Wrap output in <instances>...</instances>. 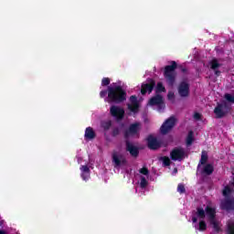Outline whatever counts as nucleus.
<instances>
[{
    "label": "nucleus",
    "instance_id": "nucleus-1",
    "mask_svg": "<svg viewBox=\"0 0 234 234\" xmlns=\"http://www.w3.org/2000/svg\"><path fill=\"white\" fill-rule=\"evenodd\" d=\"M217 211L215 207L210 205L198 207L195 215L192 217V221L195 223L198 220V218H207L210 224L213 226L215 231H220V222L215 219V215Z\"/></svg>",
    "mask_w": 234,
    "mask_h": 234
},
{
    "label": "nucleus",
    "instance_id": "nucleus-2",
    "mask_svg": "<svg viewBox=\"0 0 234 234\" xmlns=\"http://www.w3.org/2000/svg\"><path fill=\"white\" fill-rule=\"evenodd\" d=\"M233 190L234 181L229 186H225L223 190V197H225V199L221 201V209H226L227 211H231V209H234V198L231 197Z\"/></svg>",
    "mask_w": 234,
    "mask_h": 234
},
{
    "label": "nucleus",
    "instance_id": "nucleus-3",
    "mask_svg": "<svg viewBox=\"0 0 234 234\" xmlns=\"http://www.w3.org/2000/svg\"><path fill=\"white\" fill-rule=\"evenodd\" d=\"M125 91L120 86L109 87L108 88V102L120 103L125 101Z\"/></svg>",
    "mask_w": 234,
    "mask_h": 234
},
{
    "label": "nucleus",
    "instance_id": "nucleus-4",
    "mask_svg": "<svg viewBox=\"0 0 234 234\" xmlns=\"http://www.w3.org/2000/svg\"><path fill=\"white\" fill-rule=\"evenodd\" d=\"M175 69H176V62H172V65L165 68V78L169 85L175 83Z\"/></svg>",
    "mask_w": 234,
    "mask_h": 234
},
{
    "label": "nucleus",
    "instance_id": "nucleus-5",
    "mask_svg": "<svg viewBox=\"0 0 234 234\" xmlns=\"http://www.w3.org/2000/svg\"><path fill=\"white\" fill-rule=\"evenodd\" d=\"M112 162L115 167H122V165H125L127 164V160L125 159V155L120 152H115L112 154Z\"/></svg>",
    "mask_w": 234,
    "mask_h": 234
},
{
    "label": "nucleus",
    "instance_id": "nucleus-6",
    "mask_svg": "<svg viewBox=\"0 0 234 234\" xmlns=\"http://www.w3.org/2000/svg\"><path fill=\"white\" fill-rule=\"evenodd\" d=\"M229 110V106L226 101H223L220 104H218V106L214 110V113L216 114L217 118H222L223 116H226V113Z\"/></svg>",
    "mask_w": 234,
    "mask_h": 234
},
{
    "label": "nucleus",
    "instance_id": "nucleus-7",
    "mask_svg": "<svg viewBox=\"0 0 234 234\" xmlns=\"http://www.w3.org/2000/svg\"><path fill=\"white\" fill-rule=\"evenodd\" d=\"M175 123H176V119L175 117H170L168 120H166L161 126L162 134H167V133H169V131L175 127Z\"/></svg>",
    "mask_w": 234,
    "mask_h": 234
},
{
    "label": "nucleus",
    "instance_id": "nucleus-8",
    "mask_svg": "<svg viewBox=\"0 0 234 234\" xmlns=\"http://www.w3.org/2000/svg\"><path fill=\"white\" fill-rule=\"evenodd\" d=\"M170 156L172 160L180 162L181 160H184L186 158V151L184 148H175L171 154Z\"/></svg>",
    "mask_w": 234,
    "mask_h": 234
},
{
    "label": "nucleus",
    "instance_id": "nucleus-9",
    "mask_svg": "<svg viewBox=\"0 0 234 234\" xmlns=\"http://www.w3.org/2000/svg\"><path fill=\"white\" fill-rule=\"evenodd\" d=\"M110 112L112 116L117 118V120H122V118H123V114H125V111H123V108L116 105H113L110 108Z\"/></svg>",
    "mask_w": 234,
    "mask_h": 234
},
{
    "label": "nucleus",
    "instance_id": "nucleus-10",
    "mask_svg": "<svg viewBox=\"0 0 234 234\" xmlns=\"http://www.w3.org/2000/svg\"><path fill=\"white\" fill-rule=\"evenodd\" d=\"M149 105H156L158 111L164 109L165 104H164V98L161 95H156L149 101Z\"/></svg>",
    "mask_w": 234,
    "mask_h": 234
},
{
    "label": "nucleus",
    "instance_id": "nucleus-11",
    "mask_svg": "<svg viewBox=\"0 0 234 234\" xmlns=\"http://www.w3.org/2000/svg\"><path fill=\"white\" fill-rule=\"evenodd\" d=\"M140 131V123L135 122L130 126V129L125 133L126 138L131 136H138Z\"/></svg>",
    "mask_w": 234,
    "mask_h": 234
},
{
    "label": "nucleus",
    "instance_id": "nucleus-12",
    "mask_svg": "<svg viewBox=\"0 0 234 234\" xmlns=\"http://www.w3.org/2000/svg\"><path fill=\"white\" fill-rule=\"evenodd\" d=\"M154 87V80H149L147 83L142 85L141 92L142 94H151Z\"/></svg>",
    "mask_w": 234,
    "mask_h": 234
},
{
    "label": "nucleus",
    "instance_id": "nucleus-13",
    "mask_svg": "<svg viewBox=\"0 0 234 234\" xmlns=\"http://www.w3.org/2000/svg\"><path fill=\"white\" fill-rule=\"evenodd\" d=\"M178 93L183 98L189 96V84L187 82H182L178 87Z\"/></svg>",
    "mask_w": 234,
    "mask_h": 234
},
{
    "label": "nucleus",
    "instance_id": "nucleus-14",
    "mask_svg": "<svg viewBox=\"0 0 234 234\" xmlns=\"http://www.w3.org/2000/svg\"><path fill=\"white\" fill-rule=\"evenodd\" d=\"M138 100L136 99L135 96L130 97V103L128 104V109L132 112H138Z\"/></svg>",
    "mask_w": 234,
    "mask_h": 234
},
{
    "label": "nucleus",
    "instance_id": "nucleus-15",
    "mask_svg": "<svg viewBox=\"0 0 234 234\" xmlns=\"http://www.w3.org/2000/svg\"><path fill=\"white\" fill-rule=\"evenodd\" d=\"M197 169L198 171H202L205 175H211L214 171L213 165L211 164L198 165Z\"/></svg>",
    "mask_w": 234,
    "mask_h": 234
},
{
    "label": "nucleus",
    "instance_id": "nucleus-16",
    "mask_svg": "<svg viewBox=\"0 0 234 234\" xmlns=\"http://www.w3.org/2000/svg\"><path fill=\"white\" fill-rule=\"evenodd\" d=\"M148 147L150 149H158V147H160V143L156 141V138H154V136L150 135L148 137Z\"/></svg>",
    "mask_w": 234,
    "mask_h": 234
},
{
    "label": "nucleus",
    "instance_id": "nucleus-17",
    "mask_svg": "<svg viewBox=\"0 0 234 234\" xmlns=\"http://www.w3.org/2000/svg\"><path fill=\"white\" fill-rule=\"evenodd\" d=\"M126 147H127V151H129L132 156H138V148H136L131 143H127Z\"/></svg>",
    "mask_w": 234,
    "mask_h": 234
},
{
    "label": "nucleus",
    "instance_id": "nucleus-18",
    "mask_svg": "<svg viewBox=\"0 0 234 234\" xmlns=\"http://www.w3.org/2000/svg\"><path fill=\"white\" fill-rule=\"evenodd\" d=\"M94 136H95L94 130H92V128L90 127L87 128L85 132V138H88L89 140H92Z\"/></svg>",
    "mask_w": 234,
    "mask_h": 234
},
{
    "label": "nucleus",
    "instance_id": "nucleus-19",
    "mask_svg": "<svg viewBox=\"0 0 234 234\" xmlns=\"http://www.w3.org/2000/svg\"><path fill=\"white\" fill-rule=\"evenodd\" d=\"M155 92L156 94L160 92H165V87H164V84H162V82L157 83V86L155 88Z\"/></svg>",
    "mask_w": 234,
    "mask_h": 234
},
{
    "label": "nucleus",
    "instance_id": "nucleus-20",
    "mask_svg": "<svg viewBox=\"0 0 234 234\" xmlns=\"http://www.w3.org/2000/svg\"><path fill=\"white\" fill-rule=\"evenodd\" d=\"M195 142V137L193 136V132H189L186 137V145H191Z\"/></svg>",
    "mask_w": 234,
    "mask_h": 234
},
{
    "label": "nucleus",
    "instance_id": "nucleus-21",
    "mask_svg": "<svg viewBox=\"0 0 234 234\" xmlns=\"http://www.w3.org/2000/svg\"><path fill=\"white\" fill-rule=\"evenodd\" d=\"M206 162H207V152H202L201 160H200L199 165H206Z\"/></svg>",
    "mask_w": 234,
    "mask_h": 234
},
{
    "label": "nucleus",
    "instance_id": "nucleus-22",
    "mask_svg": "<svg viewBox=\"0 0 234 234\" xmlns=\"http://www.w3.org/2000/svg\"><path fill=\"white\" fill-rule=\"evenodd\" d=\"M228 233L234 234V221H229L228 223Z\"/></svg>",
    "mask_w": 234,
    "mask_h": 234
},
{
    "label": "nucleus",
    "instance_id": "nucleus-23",
    "mask_svg": "<svg viewBox=\"0 0 234 234\" xmlns=\"http://www.w3.org/2000/svg\"><path fill=\"white\" fill-rule=\"evenodd\" d=\"M161 161H163L164 165L168 166L171 165V159L167 156H163L160 158Z\"/></svg>",
    "mask_w": 234,
    "mask_h": 234
},
{
    "label": "nucleus",
    "instance_id": "nucleus-24",
    "mask_svg": "<svg viewBox=\"0 0 234 234\" xmlns=\"http://www.w3.org/2000/svg\"><path fill=\"white\" fill-rule=\"evenodd\" d=\"M207 228V225H206V221L201 220L198 226L199 231H206Z\"/></svg>",
    "mask_w": 234,
    "mask_h": 234
},
{
    "label": "nucleus",
    "instance_id": "nucleus-25",
    "mask_svg": "<svg viewBox=\"0 0 234 234\" xmlns=\"http://www.w3.org/2000/svg\"><path fill=\"white\" fill-rule=\"evenodd\" d=\"M210 67H211V69H218V67H219L218 61L217 59H213V60L210 62Z\"/></svg>",
    "mask_w": 234,
    "mask_h": 234
},
{
    "label": "nucleus",
    "instance_id": "nucleus-26",
    "mask_svg": "<svg viewBox=\"0 0 234 234\" xmlns=\"http://www.w3.org/2000/svg\"><path fill=\"white\" fill-rule=\"evenodd\" d=\"M140 186L141 187H147V179L145 177H141Z\"/></svg>",
    "mask_w": 234,
    "mask_h": 234
},
{
    "label": "nucleus",
    "instance_id": "nucleus-27",
    "mask_svg": "<svg viewBox=\"0 0 234 234\" xmlns=\"http://www.w3.org/2000/svg\"><path fill=\"white\" fill-rule=\"evenodd\" d=\"M177 191L178 193H186V187L184 186V185L182 184L178 185Z\"/></svg>",
    "mask_w": 234,
    "mask_h": 234
},
{
    "label": "nucleus",
    "instance_id": "nucleus-28",
    "mask_svg": "<svg viewBox=\"0 0 234 234\" xmlns=\"http://www.w3.org/2000/svg\"><path fill=\"white\" fill-rule=\"evenodd\" d=\"M109 83H111V80H109V78L102 79L101 85L107 86Z\"/></svg>",
    "mask_w": 234,
    "mask_h": 234
},
{
    "label": "nucleus",
    "instance_id": "nucleus-29",
    "mask_svg": "<svg viewBox=\"0 0 234 234\" xmlns=\"http://www.w3.org/2000/svg\"><path fill=\"white\" fill-rule=\"evenodd\" d=\"M103 129L107 130L111 128V121H108L106 122H102Z\"/></svg>",
    "mask_w": 234,
    "mask_h": 234
},
{
    "label": "nucleus",
    "instance_id": "nucleus-30",
    "mask_svg": "<svg viewBox=\"0 0 234 234\" xmlns=\"http://www.w3.org/2000/svg\"><path fill=\"white\" fill-rule=\"evenodd\" d=\"M80 169H81L82 173L89 174V166L83 165V166H81Z\"/></svg>",
    "mask_w": 234,
    "mask_h": 234
},
{
    "label": "nucleus",
    "instance_id": "nucleus-31",
    "mask_svg": "<svg viewBox=\"0 0 234 234\" xmlns=\"http://www.w3.org/2000/svg\"><path fill=\"white\" fill-rule=\"evenodd\" d=\"M140 173L142 175H148L149 174V170H147V168L144 167L140 170Z\"/></svg>",
    "mask_w": 234,
    "mask_h": 234
},
{
    "label": "nucleus",
    "instance_id": "nucleus-32",
    "mask_svg": "<svg viewBox=\"0 0 234 234\" xmlns=\"http://www.w3.org/2000/svg\"><path fill=\"white\" fill-rule=\"evenodd\" d=\"M175 99V93L173 91H170L168 93V100H174Z\"/></svg>",
    "mask_w": 234,
    "mask_h": 234
},
{
    "label": "nucleus",
    "instance_id": "nucleus-33",
    "mask_svg": "<svg viewBox=\"0 0 234 234\" xmlns=\"http://www.w3.org/2000/svg\"><path fill=\"white\" fill-rule=\"evenodd\" d=\"M82 178H83V180H89V174H87V173H82Z\"/></svg>",
    "mask_w": 234,
    "mask_h": 234
},
{
    "label": "nucleus",
    "instance_id": "nucleus-34",
    "mask_svg": "<svg viewBox=\"0 0 234 234\" xmlns=\"http://www.w3.org/2000/svg\"><path fill=\"white\" fill-rule=\"evenodd\" d=\"M200 113H198V112H196L195 114H194V118H195V120H200Z\"/></svg>",
    "mask_w": 234,
    "mask_h": 234
},
{
    "label": "nucleus",
    "instance_id": "nucleus-35",
    "mask_svg": "<svg viewBox=\"0 0 234 234\" xmlns=\"http://www.w3.org/2000/svg\"><path fill=\"white\" fill-rule=\"evenodd\" d=\"M105 94H107V91H101V97L103 98V96H105Z\"/></svg>",
    "mask_w": 234,
    "mask_h": 234
}]
</instances>
